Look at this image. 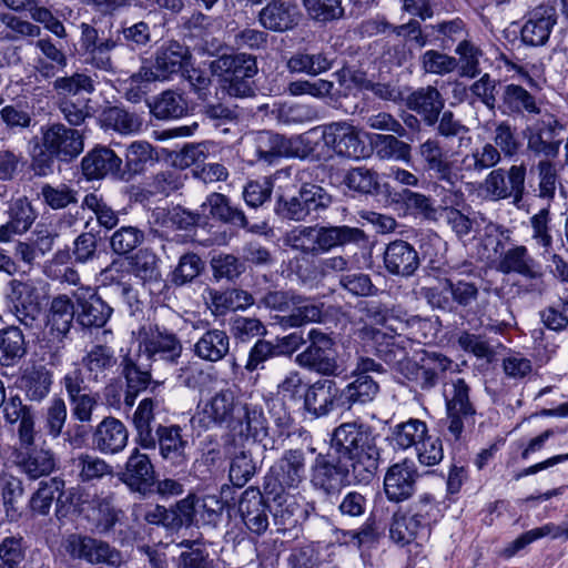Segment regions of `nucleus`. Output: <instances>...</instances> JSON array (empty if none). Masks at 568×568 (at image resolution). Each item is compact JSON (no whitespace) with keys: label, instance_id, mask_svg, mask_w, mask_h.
<instances>
[{"label":"nucleus","instance_id":"nucleus-1","mask_svg":"<svg viewBox=\"0 0 568 568\" xmlns=\"http://www.w3.org/2000/svg\"><path fill=\"white\" fill-rule=\"evenodd\" d=\"M416 153L425 171L434 173L439 181L452 186L466 179L478 176L500 162V154L496 148L491 143H485L465 154L460 164L455 166L443 143L434 136L422 142Z\"/></svg>","mask_w":568,"mask_h":568},{"label":"nucleus","instance_id":"nucleus-2","mask_svg":"<svg viewBox=\"0 0 568 568\" xmlns=\"http://www.w3.org/2000/svg\"><path fill=\"white\" fill-rule=\"evenodd\" d=\"M332 447L342 458L352 462L353 474L359 481H369L378 467L379 450L369 428L352 422L335 428Z\"/></svg>","mask_w":568,"mask_h":568},{"label":"nucleus","instance_id":"nucleus-3","mask_svg":"<svg viewBox=\"0 0 568 568\" xmlns=\"http://www.w3.org/2000/svg\"><path fill=\"white\" fill-rule=\"evenodd\" d=\"M244 404L232 388H222L212 396L201 399L191 418L193 429L206 430L213 427H230L241 420Z\"/></svg>","mask_w":568,"mask_h":568},{"label":"nucleus","instance_id":"nucleus-4","mask_svg":"<svg viewBox=\"0 0 568 568\" xmlns=\"http://www.w3.org/2000/svg\"><path fill=\"white\" fill-rule=\"evenodd\" d=\"M213 75L230 97L245 98L253 93L250 79L257 72L256 61L248 54L222 55L211 63Z\"/></svg>","mask_w":568,"mask_h":568},{"label":"nucleus","instance_id":"nucleus-5","mask_svg":"<svg viewBox=\"0 0 568 568\" xmlns=\"http://www.w3.org/2000/svg\"><path fill=\"white\" fill-rule=\"evenodd\" d=\"M307 337L310 345L296 356L297 364L324 376L341 375L344 368L335 341L317 328H312Z\"/></svg>","mask_w":568,"mask_h":568},{"label":"nucleus","instance_id":"nucleus-6","mask_svg":"<svg viewBox=\"0 0 568 568\" xmlns=\"http://www.w3.org/2000/svg\"><path fill=\"white\" fill-rule=\"evenodd\" d=\"M138 351L148 359L176 363L183 346L175 333L159 324H144L133 333Z\"/></svg>","mask_w":568,"mask_h":568},{"label":"nucleus","instance_id":"nucleus-7","mask_svg":"<svg viewBox=\"0 0 568 568\" xmlns=\"http://www.w3.org/2000/svg\"><path fill=\"white\" fill-rule=\"evenodd\" d=\"M469 385L464 378H455L443 386L448 419V432L458 439L465 425L474 424L476 409L469 398Z\"/></svg>","mask_w":568,"mask_h":568},{"label":"nucleus","instance_id":"nucleus-8","mask_svg":"<svg viewBox=\"0 0 568 568\" xmlns=\"http://www.w3.org/2000/svg\"><path fill=\"white\" fill-rule=\"evenodd\" d=\"M306 478V458L302 449H287L270 468L266 494L297 489Z\"/></svg>","mask_w":568,"mask_h":568},{"label":"nucleus","instance_id":"nucleus-9","mask_svg":"<svg viewBox=\"0 0 568 568\" xmlns=\"http://www.w3.org/2000/svg\"><path fill=\"white\" fill-rule=\"evenodd\" d=\"M65 552L74 560H82L90 565L105 564L119 567L122 556L119 550L108 542L90 536L72 534L63 541Z\"/></svg>","mask_w":568,"mask_h":568},{"label":"nucleus","instance_id":"nucleus-10","mask_svg":"<svg viewBox=\"0 0 568 568\" xmlns=\"http://www.w3.org/2000/svg\"><path fill=\"white\" fill-rule=\"evenodd\" d=\"M8 308L24 326L32 327L40 314L39 295L30 280L13 278L8 282L4 293Z\"/></svg>","mask_w":568,"mask_h":568},{"label":"nucleus","instance_id":"nucleus-11","mask_svg":"<svg viewBox=\"0 0 568 568\" xmlns=\"http://www.w3.org/2000/svg\"><path fill=\"white\" fill-rule=\"evenodd\" d=\"M187 49L179 42H170L158 50L152 68L142 67L131 75L132 83L164 81L179 72L186 63Z\"/></svg>","mask_w":568,"mask_h":568},{"label":"nucleus","instance_id":"nucleus-12","mask_svg":"<svg viewBox=\"0 0 568 568\" xmlns=\"http://www.w3.org/2000/svg\"><path fill=\"white\" fill-rule=\"evenodd\" d=\"M42 145L49 155L69 162L82 153L84 141L79 130L54 123L42 128Z\"/></svg>","mask_w":568,"mask_h":568},{"label":"nucleus","instance_id":"nucleus-13","mask_svg":"<svg viewBox=\"0 0 568 568\" xmlns=\"http://www.w3.org/2000/svg\"><path fill=\"white\" fill-rule=\"evenodd\" d=\"M497 270L504 274L516 273L529 280L531 292L541 294L545 291L542 267L524 245L505 251L499 257Z\"/></svg>","mask_w":568,"mask_h":568},{"label":"nucleus","instance_id":"nucleus-14","mask_svg":"<svg viewBox=\"0 0 568 568\" xmlns=\"http://www.w3.org/2000/svg\"><path fill=\"white\" fill-rule=\"evenodd\" d=\"M327 194L321 186L308 184L301 189L298 195L291 197L280 196L276 212L285 219L293 221H303L312 212L326 206Z\"/></svg>","mask_w":568,"mask_h":568},{"label":"nucleus","instance_id":"nucleus-15","mask_svg":"<svg viewBox=\"0 0 568 568\" xmlns=\"http://www.w3.org/2000/svg\"><path fill=\"white\" fill-rule=\"evenodd\" d=\"M77 305V322L87 328L103 327L113 310L90 286H80L72 292Z\"/></svg>","mask_w":568,"mask_h":568},{"label":"nucleus","instance_id":"nucleus-16","mask_svg":"<svg viewBox=\"0 0 568 568\" xmlns=\"http://www.w3.org/2000/svg\"><path fill=\"white\" fill-rule=\"evenodd\" d=\"M562 126L551 114L527 128V149L536 155L555 158L559 152L560 140L557 139Z\"/></svg>","mask_w":568,"mask_h":568},{"label":"nucleus","instance_id":"nucleus-17","mask_svg":"<svg viewBox=\"0 0 568 568\" xmlns=\"http://www.w3.org/2000/svg\"><path fill=\"white\" fill-rule=\"evenodd\" d=\"M328 143L331 154L348 159H362L367 155V149L359 138L358 130L346 121L332 122L327 124Z\"/></svg>","mask_w":568,"mask_h":568},{"label":"nucleus","instance_id":"nucleus-18","mask_svg":"<svg viewBox=\"0 0 568 568\" xmlns=\"http://www.w3.org/2000/svg\"><path fill=\"white\" fill-rule=\"evenodd\" d=\"M193 329L205 332L193 345V353L202 361L216 363L222 361L230 352V337L227 333L219 328L206 329L209 323L196 321L191 323Z\"/></svg>","mask_w":568,"mask_h":568},{"label":"nucleus","instance_id":"nucleus-19","mask_svg":"<svg viewBox=\"0 0 568 568\" xmlns=\"http://www.w3.org/2000/svg\"><path fill=\"white\" fill-rule=\"evenodd\" d=\"M417 470L412 460L405 459L388 468L384 477V490L390 501L408 499L415 491Z\"/></svg>","mask_w":568,"mask_h":568},{"label":"nucleus","instance_id":"nucleus-20","mask_svg":"<svg viewBox=\"0 0 568 568\" xmlns=\"http://www.w3.org/2000/svg\"><path fill=\"white\" fill-rule=\"evenodd\" d=\"M327 124L315 126L303 134L291 136V156L328 160L332 158Z\"/></svg>","mask_w":568,"mask_h":568},{"label":"nucleus","instance_id":"nucleus-21","mask_svg":"<svg viewBox=\"0 0 568 568\" xmlns=\"http://www.w3.org/2000/svg\"><path fill=\"white\" fill-rule=\"evenodd\" d=\"M252 4L266 2L258 19L261 24L271 31L283 32L293 29L300 19L296 6L285 0H247Z\"/></svg>","mask_w":568,"mask_h":568},{"label":"nucleus","instance_id":"nucleus-22","mask_svg":"<svg viewBox=\"0 0 568 568\" xmlns=\"http://www.w3.org/2000/svg\"><path fill=\"white\" fill-rule=\"evenodd\" d=\"M363 232L356 227L343 226H311V255L329 252L334 247L361 240Z\"/></svg>","mask_w":568,"mask_h":568},{"label":"nucleus","instance_id":"nucleus-23","mask_svg":"<svg viewBox=\"0 0 568 568\" xmlns=\"http://www.w3.org/2000/svg\"><path fill=\"white\" fill-rule=\"evenodd\" d=\"M383 261L388 273L403 277L413 275L419 266L416 250L403 240H396L386 245Z\"/></svg>","mask_w":568,"mask_h":568},{"label":"nucleus","instance_id":"nucleus-24","mask_svg":"<svg viewBox=\"0 0 568 568\" xmlns=\"http://www.w3.org/2000/svg\"><path fill=\"white\" fill-rule=\"evenodd\" d=\"M129 439V433L125 425L114 418L105 417L98 424L93 435V447L102 454L114 455L122 452Z\"/></svg>","mask_w":568,"mask_h":568},{"label":"nucleus","instance_id":"nucleus-25","mask_svg":"<svg viewBox=\"0 0 568 568\" xmlns=\"http://www.w3.org/2000/svg\"><path fill=\"white\" fill-rule=\"evenodd\" d=\"M556 23V9L551 6L535 8L521 29V40L529 45H542Z\"/></svg>","mask_w":568,"mask_h":568},{"label":"nucleus","instance_id":"nucleus-26","mask_svg":"<svg viewBox=\"0 0 568 568\" xmlns=\"http://www.w3.org/2000/svg\"><path fill=\"white\" fill-rule=\"evenodd\" d=\"M26 448L19 444L14 452V462L19 469L30 479L49 475L55 467L53 454L49 449Z\"/></svg>","mask_w":568,"mask_h":568},{"label":"nucleus","instance_id":"nucleus-27","mask_svg":"<svg viewBox=\"0 0 568 568\" xmlns=\"http://www.w3.org/2000/svg\"><path fill=\"white\" fill-rule=\"evenodd\" d=\"M2 406L3 416L8 423L14 424L18 420L20 422L18 427L20 445L26 448L33 446L37 433L34 428V415L31 409L26 406L18 396L10 397Z\"/></svg>","mask_w":568,"mask_h":568},{"label":"nucleus","instance_id":"nucleus-28","mask_svg":"<svg viewBox=\"0 0 568 568\" xmlns=\"http://www.w3.org/2000/svg\"><path fill=\"white\" fill-rule=\"evenodd\" d=\"M341 389L331 379L316 382L305 394V406L315 416H325L339 407Z\"/></svg>","mask_w":568,"mask_h":568},{"label":"nucleus","instance_id":"nucleus-29","mask_svg":"<svg viewBox=\"0 0 568 568\" xmlns=\"http://www.w3.org/2000/svg\"><path fill=\"white\" fill-rule=\"evenodd\" d=\"M155 439L160 455L169 463L180 466L186 462L185 449L187 440L182 435V428L178 425L158 426Z\"/></svg>","mask_w":568,"mask_h":568},{"label":"nucleus","instance_id":"nucleus-30","mask_svg":"<svg viewBox=\"0 0 568 568\" xmlns=\"http://www.w3.org/2000/svg\"><path fill=\"white\" fill-rule=\"evenodd\" d=\"M407 106L420 114L427 125H434L445 105L439 91L432 87L419 88L406 100Z\"/></svg>","mask_w":568,"mask_h":568},{"label":"nucleus","instance_id":"nucleus-31","mask_svg":"<svg viewBox=\"0 0 568 568\" xmlns=\"http://www.w3.org/2000/svg\"><path fill=\"white\" fill-rule=\"evenodd\" d=\"M153 479L154 468L150 458L135 448L128 458L121 480L131 489L141 491L151 486Z\"/></svg>","mask_w":568,"mask_h":568},{"label":"nucleus","instance_id":"nucleus-32","mask_svg":"<svg viewBox=\"0 0 568 568\" xmlns=\"http://www.w3.org/2000/svg\"><path fill=\"white\" fill-rule=\"evenodd\" d=\"M353 378L341 389L339 408L351 409L354 405H365L379 393V385L372 376L356 375Z\"/></svg>","mask_w":568,"mask_h":568},{"label":"nucleus","instance_id":"nucleus-33","mask_svg":"<svg viewBox=\"0 0 568 568\" xmlns=\"http://www.w3.org/2000/svg\"><path fill=\"white\" fill-rule=\"evenodd\" d=\"M122 160L109 148L98 146L90 151L81 162L88 179H100L120 171Z\"/></svg>","mask_w":568,"mask_h":568},{"label":"nucleus","instance_id":"nucleus-34","mask_svg":"<svg viewBox=\"0 0 568 568\" xmlns=\"http://www.w3.org/2000/svg\"><path fill=\"white\" fill-rule=\"evenodd\" d=\"M290 143L291 138L271 131H260L253 135L251 148L258 160L272 163L277 158L291 156Z\"/></svg>","mask_w":568,"mask_h":568},{"label":"nucleus","instance_id":"nucleus-35","mask_svg":"<svg viewBox=\"0 0 568 568\" xmlns=\"http://www.w3.org/2000/svg\"><path fill=\"white\" fill-rule=\"evenodd\" d=\"M77 318V306L68 295H58L51 302L48 320L49 332L57 341H62Z\"/></svg>","mask_w":568,"mask_h":568},{"label":"nucleus","instance_id":"nucleus-36","mask_svg":"<svg viewBox=\"0 0 568 568\" xmlns=\"http://www.w3.org/2000/svg\"><path fill=\"white\" fill-rule=\"evenodd\" d=\"M239 508L246 527L251 531L262 534L266 530L268 518L266 506L260 491L253 489L245 490L240 500Z\"/></svg>","mask_w":568,"mask_h":568},{"label":"nucleus","instance_id":"nucleus-37","mask_svg":"<svg viewBox=\"0 0 568 568\" xmlns=\"http://www.w3.org/2000/svg\"><path fill=\"white\" fill-rule=\"evenodd\" d=\"M202 215L206 219H215L224 223H231L233 225L245 227L247 220L244 213L233 207L229 199L221 193H212L201 205Z\"/></svg>","mask_w":568,"mask_h":568},{"label":"nucleus","instance_id":"nucleus-38","mask_svg":"<svg viewBox=\"0 0 568 568\" xmlns=\"http://www.w3.org/2000/svg\"><path fill=\"white\" fill-rule=\"evenodd\" d=\"M426 531L427 523L408 513H395L389 527V537L395 544L405 546L423 538Z\"/></svg>","mask_w":568,"mask_h":568},{"label":"nucleus","instance_id":"nucleus-39","mask_svg":"<svg viewBox=\"0 0 568 568\" xmlns=\"http://www.w3.org/2000/svg\"><path fill=\"white\" fill-rule=\"evenodd\" d=\"M271 495H273V501L270 509L275 524L282 526L283 529L294 526L303 515V508L297 497L285 493V490H276Z\"/></svg>","mask_w":568,"mask_h":568},{"label":"nucleus","instance_id":"nucleus-40","mask_svg":"<svg viewBox=\"0 0 568 568\" xmlns=\"http://www.w3.org/2000/svg\"><path fill=\"white\" fill-rule=\"evenodd\" d=\"M158 404V400L153 398H144L140 402L133 414V425L136 430L138 443L145 449H154L156 447L152 423L154 420V408Z\"/></svg>","mask_w":568,"mask_h":568},{"label":"nucleus","instance_id":"nucleus-41","mask_svg":"<svg viewBox=\"0 0 568 568\" xmlns=\"http://www.w3.org/2000/svg\"><path fill=\"white\" fill-rule=\"evenodd\" d=\"M41 34V28L19 16L10 12H0V40L19 41L36 39Z\"/></svg>","mask_w":568,"mask_h":568},{"label":"nucleus","instance_id":"nucleus-42","mask_svg":"<svg viewBox=\"0 0 568 568\" xmlns=\"http://www.w3.org/2000/svg\"><path fill=\"white\" fill-rule=\"evenodd\" d=\"M83 367L89 377L99 381L106 377L108 373L116 365L114 351L106 345H93L82 357Z\"/></svg>","mask_w":568,"mask_h":568},{"label":"nucleus","instance_id":"nucleus-43","mask_svg":"<svg viewBox=\"0 0 568 568\" xmlns=\"http://www.w3.org/2000/svg\"><path fill=\"white\" fill-rule=\"evenodd\" d=\"M343 475L328 458L320 454L311 466V484L325 494L335 491L342 484Z\"/></svg>","mask_w":568,"mask_h":568},{"label":"nucleus","instance_id":"nucleus-44","mask_svg":"<svg viewBox=\"0 0 568 568\" xmlns=\"http://www.w3.org/2000/svg\"><path fill=\"white\" fill-rule=\"evenodd\" d=\"M22 481L13 475H0V495L7 518L17 521L21 515V499L23 496Z\"/></svg>","mask_w":568,"mask_h":568},{"label":"nucleus","instance_id":"nucleus-45","mask_svg":"<svg viewBox=\"0 0 568 568\" xmlns=\"http://www.w3.org/2000/svg\"><path fill=\"white\" fill-rule=\"evenodd\" d=\"M428 428L425 422L410 418L404 423H399L392 428V444L399 449L415 447L425 438Z\"/></svg>","mask_w":568,"mask_h":568},{"label":"nucleus","instance_id":"nucleus-46","mask_svg":"<svg viewBox=\"0 0 568 568\" xmlns=\"http://www.w3.org/2000/svg\"><path fill=\"white\" fill-rule=\"evenodd\" d=\"M323 316L322 305L311 303L296 295L291 308V313L282 316L280 324L285 327H300L307 323L320 322Z\"/></svg>","mask_w":568,"mask_h":568},{"label":"nucleus","instance_id":"nucleus-47","mask_svg":"<svg viewBox=\"0 0 568 568\" xmlns=\"http://www.w3.org/2000/svg\"><path fill=\"white\" fill-rule=\"evenodd\" d=\"M26 354L22 332L14 326L0 331V365L12 366Z\"/></svg>","mask_w":568,"mask_h":568},{"label":"nucleus","instance_id":"nucleus-48","mask_svg":"<svg viewBox=\"0 0 568 568\" xmlns=\"http://www.w3.org/2000/svg\"><path fill=\"white\" fill-rule=\"evenodd\" d=\"M52 385V375L44 367L26 371L21 377V388L28 399L41 402L50 393Z\"/></svg>","mask_w":568,"mask_h":568},{"label":"nucleus","instance_id":"nucleus-49","mask_svg":"<svg viewBox=\"0 0 568 568\" xmlns=\"http://www.w3.org/2000/svg\"><path fill=\"white\" fill-rule=\"evenodd\" d=\"M101 124L103 128L112 129L121 134H131L140 130L142 121L136 114L119 106H112L102 112Z\"/></svg>","mask_w":568,"mask_h":568},{"label":"nucleus","instance_id":"nucleus-50","mask_svg":"<svg viewBox=\"0 0 568 568\" xmlns=\"http://www.w3.org/2000/svg\"><path fill=\"white\" fill-rule=\"evenodd\" d=\"M81 487H71L60 490L57 497V515L67 517L70 514L84 515L88 511L90 498Z\"/></svg>","mask_w":568,"mask_h":568},{"label":"nucleus","instance_id":"nucleus-51","mask_svg":"<svg viewBox=\"0 0 568 568\" xmlns=\"http://www.w3.org/2000/svg\"><path fill=\"white\" fill-rule=\"evenodd\" d=\"M503 103L509 112L540 113L535 98L527 90L517 84H508L505 87Z\"/></svg>","mask_w":568,"mask_h":568},{"label":"nucleus","instance_id":"nucleus-52","mask_svg":"<svg viewBox=\"0 0 568 568\" xmlns=\"http://www.w3.org/2000/svg\"><path fill=\"white\" fill-rule=\"evenodd\" d=\"M151 111L158 119H178L186 113L187 104L181 94L169 90L154 101Z\"/></svg>","mask_w":568,"mask_h":568},{"label":"nucleus","instance_id":"nucleus-53","mask_svg":"<svg viewBox=\"0 0 568 568\" xmlns=\"http://www.w3.org/2000/svg\"><path fill=\"white\" fill-rule=\"evenodd\" d=\"M63 488L64 481L58 477L41 481L30 499L31 510L39 515H48L55 494H59Z\"/></svg>","mask_w":568,"mask_h":568},{"label":"nucleus","instance_id":"nucleus-54","mask_svg":"<svg viewBox=\"0 0 568 568\" xmlns=\"http://www.w3.org/2000/svg\"><path fill=\"white\" fill-rule=\"evenodd\" d=\"M375 144L381 159L405 162L410 160V145L393 134H377Z\"/></svg>","mask_w":568,"mask_h":568},{"label":"nucleus","instance_id":"nucleus-55","mask_svg":"<svg viewBox=\"0 0 568 568\" xmlns=\"http://www.w3.org/2000/svg\"><path fill=\"white\" fill-rule=\"evenodd\" d=\"M74 464L82 481L101 479L112 474V467L104 459L87 453L80 454L74 459Z\"/></svg>","mask_w":568,"mask_h":568},{"label":"nucleus","instance_id":"nucleus-56","mask_svg":"<svg viewBox=\"0 0 568 568\" xmlns=\"http://www.w3.org/2000/svg\"><path fill=\"white\" fill-rule=\"evenodd\" d=\"M209 294L216 312L244 310L254 303L253 296L243 290L234 288L224 293L211 290Z\"/></svg>","mask_w":568,"mask_h":568},{"label":"nucleus","instance_id":"nucleus-57","mask_svg":"<svg viewBox=\"0 0 568 568\" xmlns=\"http://www.w3.org/2000/svg\"><path fill=\"white\" fill-rule=\"evenodd\" d=\"M287 67L292 72L316 75L327 71L331 68V62L322 53H298L288 60Z\"/></svg>","mask_w":568,"mask_h":568},{"label":"nucleus","instance_id":"nucleus-58","mask_svg":"<svg viewBox=\"0 0 568 568\" xmlns=\"http://www.w3.org/2000/svg\"><path fill=\"white\" fill-rule=\"evenodd\" d=\"M44 203L52 210H61L78 202V192L64 183L44 184L41 189Z\"/></svg>","mask_w":568,"mask_h":568},{"label":"nucleus","instance_id":"nucleus-59","mask_svg":"<svg viewBox=\"0 0 568 568\" xmlns=\"http://www.w3.org/2000/svg\"><path fill=\"white\" fill-rule=\"evenodd\" d=\"M85 517L104 528L111 527L116 520L112 497H94L90 499Z\"/></svg>","mask_w":568,"mask_h":568},{"label":"nucleus","instance_id":"nucleus-60","mask_svg":"<svg viewBox=\"0 0 568 568\" xmlns=\"http://www.w3.org/2000/svg\"><path fill=\"white\" fill-rule=\"evenodd\" d=\"M118 44V39H113L112 37L102 39L98 45L85 54V62L103 71H114L115 67L111 58V52Z\"/></svg>","mask_w":568,"mask_h":568},{"label":"nucleus","instance_id":"nucleus-61","mask_svg":"<svg viewBox=\"0 0 568 568\" xmlns=\"http://www.w3.org/2000/svg\"><path fill=\"white\" fill-rule=\"evenodd\" d=\"M308 16L321 22L338 19L344 14L339 0H303Z\"/></svg>","mask_w":568,"mask_h":568},{"label":"nucleus","instance_id":"nucleus-62","mask_svg":"<svg viewBox=\"0 0 568 568\" xmlns=\"http://www.w3.org/2000/svg\"><path fill=\"white\" fill-rule=\"evenodd\" d=\"M495 144H491L499 154L505 156L515 155L520 148L515 129L508 122H500L496 125L493 138Z\"/></svg>","mask_w":568,"mask_h":568},{"label":"nucleus","instance_id":"nucleus-63","mask_svg":"<svg viewBox=\"0 0 568 568\" xmlns=\"http://www.w3.org/2000/svg\"><path fill=\"white\" fill-rule=\"evenodd\" d=\"M83 206L92 211L98 223L105 229H113L119 223L118 213L95 193L85 195Z\"/></svg>","mask_w":568,"mask_h":568},{"label":"nucleus","instance_id":"nucleus-64","mask_svg":"<svg viewBox=\"0 0 568 568\" xmlns=\"http://www.w3.org/2000/svg\"><path fill=\"white\" fill-rule=\"evenodd\" d=\"M144 239L143 233L133 226H123L111 236V248L119 255L130 253L138 247Z\"/></svg>","mask_w":568,"mask_h":568}]
</instances>
